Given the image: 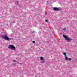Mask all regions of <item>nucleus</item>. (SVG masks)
I'll use <instances>...</instances> for the list:
<instances>
[{
    "instance_id": "f257e3e1",
    "label": "nucleus",
    "mask_w": 77,
    "mask_h": 77,
    "mask_svg": "<svg viewBox=\"0 0 77 77\" xmlns=\"http://www.w3.org/2000/svg\"><path fill=\"white\" fill-rule=\"evenodd\" d=\"M63 38H65V40H66V41H72V39L70 38L69 37L65 36L64 35H63Z\"/></svg>"
},
{
    "instance_id": "f03ea898",
    "label": "nucleus",
    "mask_w": 77,
    "mask_h": 77,
    "mask_svg": "<svg viewBox=\"0 0 77 77\" xmlns=\"http://www.w3.org/2000/svg\"><path fill=\"white\" fill-rule=\"evenodd\" d=\"M3 39L5 40H7V41H10L11 39H12L11 38H9L7 36H5L3 37Z\"/></svg>"
},
{
    "instance_id": "7ed1b4c3",
    "label": "nucleus",
    "mask_w": 77,
    "mask_h": 77,
    "mask_svg": "<svg viewBox=\"0 0 77 77\" xmlns=\"http://www.w3.org/2000/svg\"><path fill=\"white\" fill-rule=\"evenodd\" d=\"M8 48H11V49H14V50H15V47H14V46L13 45H10L8 47Z\"/></svg>"
},
{
    "instance_id": "20e7f679",
    "label": "nucleus",
    "mask_w": 77,
    "mask_h": 77,
    "mask_svg": "<svg viewBox=\"0 0 77 77\" xmlns=\"http://www.w3.org/2000/svg\"><path fill=\"white\" fill-rule=\"evenodd\" d=\"M63 54L64 55V57H65V60H67V58H68V57L66 56V52H63Z\"/></svg>"
},
{
    "instance_id": "39448f33",
    "label": "nucleus",
    "mask_w": 77,
    "mask_h": 77,
    "mask_svg": "<svg viewBox=\"0 0 77 77\" xmlns=\"http://www.w3.org/2000/svg\"><path fill=\"white\" fill-rule=\"evenodd\" d=\"M53 9L54 11H59V8L54 7Z\"/></svg>"
},
{
    "instance_id": "423d86ee",
    "label": "nucleus",
    "mask_w": 77,
    "mask_h": 77,
    "mask_svg": "<svg viewBox=\"0 0 77 77\" xmlns=\"http://www.w3.org/2000/svg\"><path fill=\"white\" fill-rule=\"evenodd\" d=\"M68 60H69V61H71V58H69Z\"/></svg>"
},
{
    "instance_id": "0eeeda50",
    "label": "nucleus",
    "mask_w": 77,
    "mask_h": 77,
    "mask_svg": "<svg viewBox=\"0 0 77 77\" xmlns=\"http://www.w3.org/2000/svg\"><path fill=\"white\" fill-rule=\"evenodd\" d=\"M40 58L41 59V60H43V59H44V58L42 57H40Z\"/></svg>"
},
{
    "instance_id": "6e6552de",
    "label": "nucleus",
    "mask_w": 77,
    "mask_h": 77,
    "mask_svg": "<svg viewBox=\"0 0 77 77\" xmlns=\"http://www.w3.org/2000/svg\"><path fill=\"white\" fill-rule=\"evenodd\" d=\"M62 30H63L65 31V30H66V28H64L63 29H62Z\"/></svg>"
},
{
    "instance_id": "1a4fd4ad",
    "label": "nucleus",
    "mask_w": 77,
    "mask_h": 77,
    "mask_svg": "<svg viewBox=\"0 0 77 77\" xmlns=\"http://www.w3.org/2000/svg\"><path fill=\"white\" fill-rule=\"evenodd\" d=\"M32 42H33V43H34V44H35V42L34 41H32Z\"/></svg>"
},
{
    "instance_id": "9d476101",
    "label": "nucleus",
    "mask_w": 77,
    "mask_h": 77,
    "mask_svg": "<svg viewBox=\"0 0 77 77\" xmlns=\"http://www.w3.org/2000/svg\"><path fill=\"white\" fill-rule=\"evenodd\" d=\"M48 21V20H45V22H47Z\"/></svg>"
},
{
    "instance_id": "9b49d317",
    "label": "nucleus",
    "mask_w": 77,
    "mask_h": 77,
    "mask_svg": "<svg viewBox=\"0 0 77 77\" xmlns=\"http://www.w3.org/2000/svg\"><path fill=\"white\" fill-rule=\"evenodd\" d=\"M32 33H35V32L34 31H32Z\"/></svg>"
},
{
    "instance_id": "f8f14e48",
    "label": "nucleus",
    "mask_w": 77,
    "mask_h": 77,
    "mask_svg": "<svg viewBox=\"0 0 77 77\" xmlns=\"http://www.w3.org/2000/svg\"><path fill=\"white\" fill-rule=\"evenodd\" d=\"M15 61V60H13V62H14Z\"/></svg>"
},
{
    "instance_id": "ddd939ff",
    "label": "nucleus",
    "mask_w": 77,
    "mask_h": 77,
    "mask_svg": "<svg viewBox=\"0 0 77 77\" xmlns=\"http://www.w3.org/2000/svg\"><path fill=\"white\" fill-rule=\"evenodd\" d=\"M47 3H48V2L47 1Z\"/></svg>"
},
{
    "instance_id": "4468645a",
    "label": "nucleus",
    "mask_w": 77,
    "mask_h": 77,
    "mask_svg": "<svg viewBox=\"0 0 77 77\" xmlns=\"http://www.w3.org/2000/svg\"><path fill=\"white\" fill-rule=\"evenodd\" d=\"M16 3H18V2H16Z\"/></svg>"
}]
</instances>
